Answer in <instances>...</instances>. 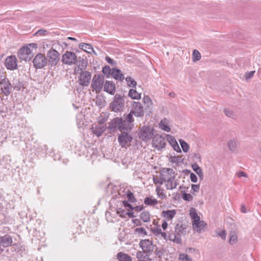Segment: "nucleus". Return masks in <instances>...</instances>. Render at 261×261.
<instances>
[{
	"label": "nucleus",
	"mask_w": 261,
	"mask_h": 261,
	"mask_svg": "<svg viewBox=\"0 0 261 261\" xmlns=\"http://www.w3.org/2000/svg\"><path fill=\"white\" fill-rule=\"evenodd\" d=\"M156 192L159 197L164 199L166 198V195L164 192V190L161 189L160 187L157 186L156 188Z\"/></svg>",
	"instance_id": "e433bc0d"
},
{
	"label": "nucleus",
	"mask_w": 261,
	"mask_h": 261,
	"mask_svg": "<svg viewBox=\"0 0 261 261\" xmlns=\"http://www.w3.org/2000/svg\"><path fill=\"white\" fill-rule=\"evenodd\" d=\"M123 204L125 207L129 208L130 210H134V206L129 203L127 201L124 200L123 201Z\"/></svg>",
	"instance_id": "052dcab7"
},
{
	"label": "nucleus",
	"mask_w": 261,
	"mask_h": 261,
	"mask_svg": "<svg viewBox=\"0 0 261 261\" xmlns=\"http://www.w3.org/2000/svg\"><path fill=\"white\" fill-rule=\"evenodd\" d=\"M111 75L114 79L120 81H123L124 79V75L122 73L121 71L117 68H114L112 69Z\"/></svg>",
	"instance_id": "a211bd4d"
},
{
	"label": "nucleus",
	"mask_w": 261,
	"mask_h": 261,
	"mask_svg": "<svg viewBox=\"0 0 261 261\" xmlns=\"http://www.w3.org/2000/svg\"><path fill=\"white\" fill-rule=\"evenodd\" d=\"M153 181L155 184H159L160 185H162L165 182L160 176L159 178L153 177Z\"/></svg>",
	"instance_id": "5fc2aeb1"
},
{
	"label": "nucleus",
	"mask_w": 261,
	"mask_h": 261,
	"mask_svg": "<svg viewBox=\"0 0 261 261\" xmlns=\"http://www.w3.org/2000/svg\"><path fill=\"white\" fill-rule=\"evenodd\" d=\"M154 129L153 127L149 126H143L140 131L138 135L139 138L143 141L150 140L154 136Z\"/></svg>",
	"instance_id": "39448f33"
},
{
	"label": "nucleus",
	"mask_w": 261,
	"mask_h": 261,
	"mask_svg": "<svg viewBox=\"0 0 261 261\" xmlns=\"http://www.w3.org/2000/svg\"><path fill=\"white\" fill-rule=\"evenodd\" d=\"M254 73H255L254 71H249V72H247L245 73V75L246 80H248V79H250L251 77H252L253 75H254Z\"/></svg>",
	"instance_id": "4d7b16f0"
},
{
	"label": "nucleus",
	"mask_w": 261,
	"mask_h": 261,
	"mask_svg": "<svg viewBox=\"0 0 261 261\" xmlns=\"http://www.w3.org/2000/svg\"><path fill=\"white\" fill-rule=\"evenodd\" d=\"M128 95L133 99H139L141 98V94L133 89L129 90Z\"/></svg>",
	"instance_id": "bb28decb"
},
{
	"label": "nucleus",
	"mask_w": 261,
	"mask_h": 261,
	"mask_svg": "<svg viewBox=\"0 0 261 261\" xmlns=\"http://www.w3.org/2000/svg\"><path fill=\"white\" fill-rule=\"evenodd\" d=\"M125 81L127 83V85L129 87L136 88L137 86V82L135 80L132 78L130 76H127L125 78Z\"/></svg>",
	"instance_id": "473e14b6"
},
{
	"label": "nucleus",
	"mask_w": 261,
	"mask_h": 261,
	"mask_svg": "<svg viewBox=\"0 0 261 261\" xmlns=\"http://www.w3.org/2000/svg\"><path fill=\"white\" fill-rule=\"evenodd\" d=\"M228 147H229V149L230 151L233 152L236 151L237 147V141L234 140L232 139L228 141L227 143Z\"/></svg>",
	"instance_id": "2f4dec72"
},
{
	"label": "nucleus",
	"mask_w": 261,
	"mask_h": 261,
	"mask_svg": "<svg viewBox=\"0 0 261 261\" xmlns=\"http://www.w3.org/2000/svg\"><path fill=\"white\" fill-rule=\"evenodd\" d=\"M180 236H178L177 234L174 233L173 235L171 236V237H173V238L170 239V240L172 241L175 243H176L177 244H181L182 240Z\"/></svg>",
	"instance_id": "c03bdc74"
},
{
	"label": "nucleus",
	"mask_w": 261,
	"mask_h": 261,
	"mask_svg": "<svg viewBox=\"0 0 261 261\" xmlns=\"http://www.w3.org/2000/svg\"><path fill=\"white\" fill-rule=\"evenodd\" d=\"M92 133L97 137H100L105 131L106 127L105 126L93 125L91 127Z\"/></svg>",
	"instance_id": "aec40b11"
},
{
	"label": "nucleus",
	"mask_w": 261,
	"mask_h": 261,
	"mask_svg": "<svg viewBox=\"0 0 261 261\" xmlns=\"http://www.w3.org/2000/svg\"><path fill=\"white\" fill-rule=\"evenodd\" d=\"M80 76L79 77L78 82L80 85L83 87L88 86L91 81V73L88 71L80 72Z\"/></svg>",
	"instance_id": "9b49d317"
},
{
	"label": "nucleus",
	"mask_w": 261,
	"mask_h": 261,
	"mask_svg": "<svg viewBox=\"0 0 261 261\" xmlns=\"http://www.w3.org/2000/svg\"><path fill=\"white\" fill-rule=\"evenodd\" d=\"M180 146L182 149V150L185 152H187L189 149V145L184 140L180 139L179 140Z\"/></svg>",
	"instance_id": "4c0bfd02"
},
{
	"label": "nucleus",
	"mask_w": 261,
	"mask_h": 261,
	"mask_svg": "<svg viewBox=\"0 0 261 261\" xmlns=\"http://www.w3.org/2000/svg\"><path fill=\"white\" fill-rule=\"evenodd\" d=\"M151 231L153 233L155 234L156 236L160 234V233H162L161 229L158 227H154L152 228Z\"/></svg>",
	"instance_id": "6e6d98bb"
},
{
	"label": "nucleus",
	"mask_w": 261,
	"mask_h": 261,
	"mask_svg": "<svg viewBox=\"0 0 261 261\" xmlns=\"http://www.w3.org/2000/svg\"><path fill=\"white\" fill-rule=\"evenodd\" d=\"M144 254H146V253H144L143 251H137V254H136L137 258L139 260H141L143 258Z\"/></svg>",
	"instance_id": "bf43d9fd"
},
{
	"label": "nucleus",
	"mask_w": 261,
	"mask_h": 261,
	"mask_svg": "<svg viewBox=\"0 0 261 261\" xmlns=\"http://www.w3.org/2000/svg\"><path fill=\"white\" fill-rule=\"evenodd\" d=\"M182 198L184 200L188 201H192L193 199V197L191 194L186 193L185 192H183Z\"/></svg>",
	"instance_id": "a18cd8bd"
},
{
	"label": "nucleus",
	"mask_w": 261,
	"mask_h": 261,
	"mask_svg": "<svg viewBox=\"0 0 261 261\" xmlns=\"http://www.w3.org/2000/svg\"><path fill=\"white\" fill-rule=\"evenodd\" d=\"M62 62L66 65L75 64L77 62V57L75 54L72 51H66L62 57Z\"/></svg>",
	"instance_id": "1a4fd4ad"
},
{
	"label": "nucleus",
	"mask_w": 261,
	"mask_h": 261,
	"mask_svg": "<svg viewBox=\"0 0 261 261\" xmlns=\"http://www.w3.org/2000/svg\"><path fill=\"white\" fill-rule=\"evenodd\" d=\"M144 203L147 205H154L158 203V201L155 199H152L151 197H146L144 199Z\"/></svg>",
	"instance_id": "c85d7f7f"
},
{
	"label": "nucleus",
	"mask_w": 261,
	"mask_h": 261,
	"mask_svg": "<svg viewBox=\"0 0 261 261\" xmlns=\"http://www.w3.org/2000/svg\"><path fill=\"white\" fill-rule=\"evenodd\" d=\"M33 66L36 69L43 68L48 63V59L44 55L39 53L37 54L33 61Z\"/></svg>",
	"instance_id": "423d86ee"
},
{
	"label": "nucleus",
	"mask_w": 261,
	"mask_h": 261,
	"mask_svg": "<svg viewBox=\"0 0 261 261\" xmlns=\"http://www.w3.org/2000/svg\"><path fill=\"white\" fill-rule=\"evenodd\" d=\"M169 161L172 163H179L182 162L183 159L180 156H170Z\"/></svg>",
	"instance_id": "c9c22d12"
},
{
	"label": "nucleus",
	"mask_w": 261,
	"mask_h": 261,
	"mask_svg": "<svg viewBox=\"0 0 261 261\" xmlns=\"http://www.w3.org/2000/svg\"><path fill=\"white\" fill-rule=\"evenodd\" d=\"M119 131L121 133L118 136V142L122 148H127L130 146L133 140L132 135L129 134V132L131 130H123Z\"/></svg>",
	"instance_id": "7ed1b4c3"
},
{
	"label": "nucleus",
	"mask_w": 261,
	"mask_h": 261,
	"mask_svg": "<svg viewBox=\"0 0 261 261\" xmlns=\"http://www.w3.org/2000/svg\"><path fill=\"white\" fill-rule=\"evenodd\" d=\"M201 59V55L199 51L196 49H194L192 54V59L194 62L199 61Z\"/></svg>",
	"instance_id": "58836bf2"
},
{
	"label": "nucleus",
	"mask_w": 261,
	"mask_h": 261,
	"mask_svg": "<svg viewBox=\"0 0 261 261\" xmlns=\"http://www.w3.org/2000/svg\"><path fill=\"white\" fill-rule=\"evenodd\" d=\"M175 234L178 236L185 235L186 234V227L181 223H177L175 227Z\"/></svg>",
	"instance_id": "6ab92c4d"
},
{
	"label": "nucleus",
	"mask_w": 261,
	"mask_h": 261,
	"mask_svg": "<svg viewBox=\"0 0 261 261\" xmlns=\"http://www.w3.org/2000/svg\"><path fill=\"white\" fill-rule=\"evenodd\" d=\"M176 214L175 210L163 211L162 212L161 216L168 220L172 219Z\"/></svg>",
	"instance_id": "4be33fe9"
},
{
	"label": "nucleus",
	"mask_w": 261,
	"mask_h": 261,
	"mask_svg": "<svg viewBox=\"0 0 261 261\" xmlns=\"http://www.w3.org/2000/svg\"><path fill=\"white\" fill-rule=\"evenodd\" d=\"M139 244L144 253H146V254H150L153 251L154 246L152 242L148 239L141 240Z\"/></svg>",
	"instance_id": "f8f14e48"
},
{
	"label": "nucleus",
	"mask_w": 261,
	"mask_h": 261,
	"mask_svg": "<svg viewBox=\"0 0 261 261\" xmlns=\"http://www.w3.org/2000/svg\"><path fill=\"white\" fill-rule=\"evenodd\" d=\"M152 147L158 151H161L166 146V143L164 137L160 135H154L153 137Z\"/></svg>",
	"instance_id": "0eeeda50"
},
{
	"label": "nucleus",
	"mask_w": 261,
	"mask_h": 261,
	"mask_svg": "<svg viewBox=\"0 0 261 261\" xmlns=\"http://www.w3.org/2000/svg\"><path fill=\"white\" fill-rule=\"evenodd\" d=\"M104 83V75L101 74H95L92 80L91 87L96 93H99L103 88Z\"/></svg>",
	"instance_id": "20e7f679"
},
{
	"label": "nucleus",
	"mask_w": 261,
	"mask_h": 261,
	"mask_svg": "<svg viewBox=\"0 0 261 261\" xmlns=\"http://www.w3.org/2000/svg\"><path fill=\"white\" fill-rule=\"evenodd\" d=\"M18 57L21 60L26 62L31 60L33 55L31 49L28 46H23L20 48L18 52Z\"/></svg>",
	"instance_id": "6e6552de"
},
{
	"label": "nucleus",
	"mask_w": 261,
	"mask_h": 261,
	"mask_svg": "<svg viewBox=\"0 0 261 261\" xmlns=\"http://www.w3.org/2000/svg\"><path fill=\"white\" fill-rule=\"evenodd\" d=\"M200 189L199 185H192V190L194 192H198Z\"/></svg>",
	"instance_id": "338daca9"
},
{
	"label": "nucleus",
	"mask_w": 261,
	"mask_h": 261,
	"mask_svg": "<svg viewBox=\"0 0 261 261\" xmlns=\"http://www.w3.org/2000/svg\"><path fill=\"white\" fill-rule=\"evenodd\" d=\"M134 110H132L127 114H124L123 117H117L112 119L108 123V128L111 133H115L119 130H132L134 126V119L133 115L138 117H142L144 115V109L139 102L134 101L132 105Z\"/></svg>",
	"instance_id": "f257e3e1"
},
{
	"label": "nucleus",
	"mask_w": 261,
	"mask_h": 261,
	"mask_svg": "<svg viewBox=\"0 0 261 261\" xmlns=\"http://www.w3.org/2000/svg\"><path fill=\"white\" fill-rule=\"evenodd\" d=\"M166 137L167 140L171 146H173L174 144H177V142L173 136H171L170 135H166Z\"/></svg>",
	"instance_id": "37998d69"
},
{
	"label": "nucleus",
	"mask_w": 261,
	"mask_h": 261,
	"mask_svg": "<svg viewBox=\"0 0 261 261\" xmlns=\"http://www.w3.org/2000/svg\"><path fill=\"white\" fill-rule=\"evenodd\" d=\"M165 250L163 248L161 249H158V248L155 249L154 251L155 254L159 258H162V256L164 254Z\"/></svg>",
	"instance_id": "de8ad7c7"
},
{
	"label": "nucleus",
	"mask_w": 261,
	"mask_h": 261,
	"mask_svg": "<svg viewBox=\"0 0 261 261\" xmlns=\"http://www.w3.org/2000/svg\"><path fill=\"white\" fill-rule=\"evenodd\" d=\"M117 213L122 218H125L126 217V212L125 210L120 208L117 211Z\"/></svg>",
	"instance_id": "3c124183"
},
{
	"label": "nucleus",
	"mask_w": 261,
	"mask_h": 261,
	"mask_svg": "<svg viewBox=\"0 0 261 261\" xmlns=\"http://www.w3.org/2000/svg\"><path fill=\"white\" fill-rule=\"evenodd\" d=\"M106 60L109 64H110L111 65H115V62H114V61L113 59H112L111 58H110L109 57H106Z\"/></svg>",
	"instance_id": "774afa93"
},
{
	"label": "nucleus",
	"mask_w": 261,
	"mask_h": 261,
	"mask_svg": "<svg viewBox=\"0 0 261 261\" xmlns=\"http://www.w3.org/2000/svg\"><path fill=\"white\" fill-rule=\"evenodd\" d=\"M79 47L88 53L92 54V53H93L96 54L93 47L90 44L81 43L79 45Z\"/></svg>",
	"instance_id": "412c9836"
},
{
	"label": "nucleus",
	"mask_w": 261,
	"mask_h": 261,
	"mask_svg": "<svg viewBox=\"0 0 261 261\" xmlns=\"http://www.w3.org/2000/svg\"><path fill=\"white\" fill-rule=\"evenodd\" d=\"M140 219L144 222H148L150 221V214L148 212L144 211L142 212L140 215Z\"/></svg>",
	"instance_id": "7c9ffc66"
},
{
	"label": "nucleus",
	"mask_w": 261,
	"mask_h": 261,
	"mask_svg": "<svg viewBox=\"0 0 261 261\" xmlns=\"http://www.w3.org/2000/svg\"><path fill=\"white\" fill-rule=\"evenodd\" d=\"M224 113L227 116L230 117V118H232L234 115L233 112L232 111L229 110L225 109Z\"/></svg>",
	"instance_id": "680f3d73"
},
{
	"label": "nucleus",
	"mask_w": 261,
	"mask_h": 261,
	"mask_svg": "<svg viewBox=\"0 0 261 261\" xmlns=\"http://www.w3.org/2000/svg\"><path fill=\"white\" fill-rule=\"evenodd\" d=\"M126 197L128 201L130 203H134L137 201L134 194L130 191H127L126 193Z\"/></svg>",
	"instance_id": "a19ab883"
},
{
	"label": "nucleus",
	"mask_w": 261,
	"mask_h": 261,
	"mask_svg": "<svg viewBox=\"0 0 261 261\" xmlns=\"http://www.w3.org/2000/svg\"><path fill=\"white\" fill-rule=\"evenodd\" d=\"M192 219L193 226H197L198 224L200 223V221H201L200 218L198 215L196 216L195 217L192 218Z\"/></svg>",
	"instance_id": "8fccbe9b"
},
{
	"label": "nucleus",
	"mask_w": 261,
	"mask_h": 261,
	"mask_svg": "<svg viewBox=\"0 0 261 261\" xmlns=\"http://www.w3.org/2000/svg\"><path fill=\"white\" fill-rule=\"evenodd\" d=\"M217 235L221 237L222 239L225 240L226 237V231L224 230L220 231L217 233Z\"/></svg>",
	"instance_id": "13d9d810"
},
{
	"label": "nucleus",
	"mask_w": 261,
	"mask_h": 261,
	"mask_svg": "<svg viewBox=\"0 0 261 261\" xmlns=\"http://www.w3.org/2000/svg\"><path fill=\"white\" fill-rule=\"evenodd\" d=\"M87 66V61L82 59L80 60L79 64H77V68H75L74 70L75 72L78 73L79 71H84L83 69H85Z\"/></svg>",
	"instance_id": "b1692460"
},
{
	"label": "nucleus",
	"mask_w": 261,
	"mask_h": 261,
	"mask_svg": "<svg viewBox=\"0 0 261 261\" xmlns=\"http://www.w3.org/2000/svg\"><path fill=\"white\" fill-rule=\"evenodd\" d=\"M229 243L230 245H233L237 242L238 241V236L237 234L233 231H231V232L229 234Z\"/></svg>",
	"instance_id": "c756f323"
},
{
	"label": "nucleus",
	"mask_w": 261,
	"mask_h": 261,
	"mask_svg": "<svg viewBox=\"0 0 261 261\" xmlns=\"http://www.w3.org/2000/svg\"><path fill=\"white\" fill-rule=\"evenodd\" d=\"M166 188L167 190H172L176 188L177 184L176 181H175V176L170 179V181H166Z\"/></svg>",
	"instance_id": "393cba45"
},
{
	"label": "nucleus",
	"mask_w": 261,
	"mask_h": 261,
	"mask_svg": "<svg viewBox=\"0 0 261 261\" xmlns=\"http://www.w3.org/2000/svg\"><path fill=\"white\" fill-rule=\"evenodd\" d=\"M117 258L119 261H132V258L131 256L127 254L120 252L117 253Z\"/></svg>",
	"instance_id": "5701e85b"
},
{
	"label": "nucleus",
	"mask_w": 261,
	"mask_h": 261,
	"mask_svg": "<svg viewBox=\"0 0 261 261\" xmlns=\"http://www.w3.org/2000/svg\"><path fill=\"white\" fill-rule=\"evenodd\" d=\"M160 176L166 182L175 176V172L171 168H163L161 171Z\"/></svg>",
	"instance_id": "4468645a"
},
{
	"label": "nucleus",
	"mask_w": 261,
	"mask_h": 261,
	"mask_svg": "<svg viewBox=\"0 0 261 261\" xmlns=\"http://www.w3.org/2000/svg\"><path fill=\"white\" fill-rule=\"evenodd\" d=\"M2 93L6 96H8L11 93V84L9 80L5 77L0 82Z\"/></svg>",
	"instance_id": "2eb2a0df"
},
{
	"label": "nucleus",
	"mask_w": 261,
	"mask_h": 261,
	"mask_svg": "<svg viewBox=\"0 0 261 261\" xmlns=\"http://www.w3.org/2000/svg\"><path fill=\"white\" fill-rule=\"evenodd\" d=\"M192 168L193 170L197 174V175L199 176V178L201 179H202L203 177V174L202 171V169L198 166V165L197 163H194L192 165Z\"/></svg>",
	"instance_id": "a878e982"
},
{
	"label": "nucleus",
	"mask_w": 261,
	"mask_h": 261,
	"mask_svg": "<svg viewBox=\"0 0 261 261\" xmlns=\"http://www.w3.org/2000/svg\"><path fill=\"white\" fill-rule=\"evenodd\" d=\"M103 91L107 92L110 95H114L116 91L115 84L110 81H106L105 82L103 86Z\"/></svg>",
	"instance_id": "dca6fc26"
},
{
	"label": "nucleus",
	"mask_w": 261,
	"mask_h": 261,
	"mask_svg": "<svg viewBox=\"0 0 261 261\" xmlns=\"http://www.w3.org/2000/svg\"><path fill=\"white\" fill-rule=\"evenodd\" d=\"M135 232H138L139 233H143V234H144L145 236H146L147 234V231L143 227L136 228L135 229Z\"/></svg>",
	"instance_id": "864d4df0"
},
{
	"label": "nucleus",
	"mask_w": 261,
	"mask_h": 261,
	"mask_svg": "<svg viewBox=\"0 0 261 261\" xmlns=\"http://www.w3.org/2000/svg\"><path fill=\"white\" fill-rule=\"evenodd\" d=\"M59 56L60 54L59 52L53 48L47 52V57L48 58V63L51 67L57 65L60 60Z\"/></svg>",
	"instance_id": "9d476101"
},
{
	"label": "nucleus",
	"mask_w": 261,
	"mask_h": 261,
	"mask_svg": "<svg viewBox=\"0 0 261 261\" xmlns=\"http://www.w3.org/2000/svg\"><path fill=\"white\" fill-rule=\"evenodd\" d=\"M179 258L181 261H192V259L188 256V255L184 253L179 254Z\"/></svg>",
	"instance_id": "49530a36"
},
{
	"label": "nucleus",
	"mask_w": 261,
	"mask_h": 261,
	"mask_svg": "<svg viewBox=\"0 0 261 261\" xmlns=\"http://www.w3.org/2000/svg\"><path fill=\"white\" fill-rule=\"evenodd\" d=\"M13 84L14 85V89L18 91L20 90L22 86V84L17 79H14L13 81Z\"/></svg>",
	"instance_id": "79ce46f5"
},
{
	"label": "nucleus",
	"mask_w": 261,
	"mask_h": 261,
	"mask_svg": "<svg viewBox=\"0 0 261 261\" xmlns=\"http://www.w3.org/2000/svg\"><path fill=\"white\" fill-rule=\"evenodd\" d=\"M124 95L116 94L114 95L112 101L110 103V108L114 112H119L124 108L125 98Z\"/></svg>",
	"instance_id": "f03ea898"
},
{
	"label": "nucleus",
	"mask_w": 261,
	"mask_h": 261,
	"mask_svg": "<svg viewBox=\"0 0 261 261\" xmlns=\"http://www.w3.org/2000/svg\"><path fill=\"white\" fill-rule=\"evenodd\" d=\"M95 103L97 106L101 108L105 106L106 101L103 97L97 96Z\"/></svg>",
	"instance_id": "f704fd0d"
},
{
	"label": "nucleus",
	"mask_w": 261,
	"mask_h": 261,
	"mask_svg": "<svg viewBox=\"0 0 261 261\" xmlns=\"http://www.w3.org/2000/svg\"><path fill=\"white\" fill-rule=\"evenodd\" d=\"M190 179L193 182H196L197 181V177L194 173L191 172Z\"/></svg>",
	"instance_id": "e2e57ef3"
},
{
	"label": "nucleus",
	"mask_w": 261,
	"mask_h": 261,
	"mask_svg": "<svg viewBox=\"0 0 261 261\" xmlns=\"http://www.w3.org/2000/svg\"><path fill=\"white\" fill-rule=\"evenodd\" d=\"M167 120L165 118L164 120H162L160 124V127L163 130L166 132H169L171 130L170 127L167 124Z\"/></svg>",
	"instance_id": "cd10ccee"
},
{
	"label": "nucleus",
	"mask_w": 261,
	"mask_h": 261,
	"mask_svg": "<svg viewBox=\"0 0 261 261\" xmlns=\"http://www.w3.org/2000/svg\"><path fill=\"white\" fill-rule=\"evenodd\" d=\"M143 100L145 103H146L147 107H149L152 105V101L149 96H145L143 99Z\"/></svg>",
	"instance_id": "09e8293b"
},
{
	"label": "nucleus",
	"mask_w": 261,
	"mask_h": 261,
	"mask_svg": "<svg viewBox=\"0 0 261 261\" xmlns=\"http://www.w3.org/2000/svg\"><path fill=\"white\" fill-rule=\"evenodd\" d=\"M1 245L6 248L11 246L13 243L12 237L8 234L0 237Z\"/></svg>",
	"instance_id": "f3484780"
},
{
	"label": "nucleus",
	"mask_w": 261,
	"mask_h": 261,
	"mask_svg": "<svg viewBox=\"0 0 261 261\" xmlns=\"http://www.w3.org/2000/svg\"><path fill=\"white\" fill-rule=\"evenodd\" d=\"M132 222L135 224L136 226H141L142 222L139 219H134L132 220Z\"/></svg>",
	"instance_id": "69168bd1"
},
{
	"label": "nucleus",
	"mask_w": 261,
	"mask_h": 261,
	"mask_svg": "<svg viewBox=\"0 0 261 261\" xmlns=\"http://www.w3.org/2000/svg\"><path fill=\"white\" fill-rule=\"evenodd\" d=\"M206 225V224L203 221H201L197 226H194L193 228L197 232H200Z\"/></svg>",
	"instance_id": "72a5a7b5"
},
{
	"label": "nucleus",
	"mask_w": 261,
	"mask_h": 261,
	"mask_svg": "<svg viewBox=\"0 0 261 261\" xmlns=\"http://www.w3.org/2000/svg\"><path fill=\"white\" fill-rule=\"evenodd\" d=\"M190 215L191 218H192L194 217H195L196 216L198 215L195 208H192L191 209L190 212Z\"/></svg>",
	"instance_id": "0e129e2a"
},
{
	"label": "nucleus",
	"mask_w": 261,
	"mask_h": 261,
	"mask_svg": "<svg viewBox=\"0 0 261 261\" xmlns=\"http://www.w3.org/2000/svg\"><path fill=\"white\" fill-rule=\"evenodd\" d=\"M48 33V32L46 30L43 29H40L39 30L35 35H38V36H45L47 35Z\"/></svg>",
	"instance_id": "603ef678"
},
{
	"label": "nucleus",
	"mask_w": 261,
	"mask_h": 261,
	"mask_svg": "<svg viewBox=\"0 0 261 261\" xmlns=\"http://www.w3.org/2000/svg\"><path fill=\"white\" fill-rule=\"evenodd\" d=\"M5 66L8 69L15 70L17 68V60L15 56H10L5 60Z\"/></svg>",
	"instance_id": "ddd939ff"
},
{
	"label": "nucleus",
	"mask_w": 261,
	"mask_h": 261,
	"mask_svg": "<svg viewBox=\"0 0 261 261\" xmlns=\"http://www.w3.org/2000/svg\"><path fill=\"white\" fill-rule=\"evenodd\" d=\"M102 72L104 75L107 76V77H109V76L111 75L112 69L109 66L106 65L102 68Z\"/></svg>",
	"instance_id": "ea45409f"
}]
</instances>
